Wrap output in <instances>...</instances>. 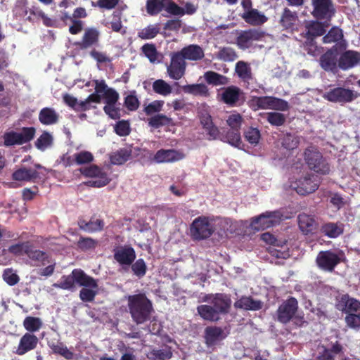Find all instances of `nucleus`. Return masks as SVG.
<instances>
[{"label": "nucleus", "mask_w": 360, "mask_h": 360, "mask_svg": "<svg viewBox=\"0 0 360 360\" xmlns=\"http://www.w3.org/2000/svg\"><path fill=\"white\" fill-rule=\"evenodd\" d=\"M281 147L288 151L293 150L300 144V137L290 133L285 134L281 139Z\"/></svg>", "instance_id": "nucleus-47"}, {"label": "nucleus", "mask_w": 360, "mask_h": 360, "mask_svg": "<svg viewBox=\"0 0 360 360\" xmlns=\"http://www.w3.org/2000/svg\"><path fill=\"white\" fill-rule=\"evenodd\" d=\"M40 179L39 172L35 169L20 167L12 174V179L16 181L35 182Z\"/></svg>", "instance_id": "nucleus-26"}, {"label": "nucleus", "mask_w": 360, "mask_h": 360, "mask_svg": "<svg viewBox=\"0 0 360 360\" xmlns=\"http://www.w3.org/2000/svg\"><path fill=\"white\" fill-rule=\"evenodd\" d=\"M245 140L252 145H257L261 138V134L257 128L249 127L244 131Z\"/></svg>", "instance_id": "nucleus-58"}, {"label": "nucleus", "mask_w": 360, "mask_h": 360, "mask_svg": "<svg viewBox=\"0 0 360 360\" xmlns=\"http://www.w3.org/2000/svg\"><path fill=\"white\" fill-rule=\"evenodd\" d=\"M343 354L344 348L342 345L338 341H336L330 348L324 345L319 346L315 360H335L337 355Z\"/></svg>", "instance_id": "nucleus-20"}, {"label": "nucleus", "mask_w": 360, "mask_h": 360, "mask_svg": "<svg viewBox=\"0 0 360 360\" xmlns=\"http://www.w3.org/2000/svg\"><path fill=\"white\" fill-rule=\"evenodd\" d=\"M299 309L297 300L290 297L284 300L278 307L276 314V319L283 324H287L293 319Z\"/></svg>", "instance_id": "nucleus-11"}, {"label": "nucleus", "mask_w": 360, "mask_h": 360, "mask_svg": "<svg viewBox=\"0 0 360 360\" xmlns=\"http://www.w3.org/2000/svg\"><path fill=\"white\" fill-rule=\"evenodd\" d=\"M58 114L51 108H44L39 113V120L44 125H51L58 122Z\"/></svg>", "instance_id": "nucleus-38"}, {"label": "nucleus", "mask_w": 360, "mask_h": 360, "mask_svg": "<svg viewBox=\"0 0 360 360\" xmlns=\"http://www.w3.org/2000/svg\"><path fill=\"white\" fill-rule=\"evenodd\" d=\"M36 133V129L33 127H22L20 132L15 131H6L4 134V145L10 147L15 145H22L31 141Z\"/></svg>", "instance_id": "nucleus-8"}, {"label": "nucleus", "mask_w": 360, "mask_h": 360, "mask_svg": "<svg viewBox=\"0 0 360 360\" xmlns=\"http://www.w3.org/2000/svg\"><path fill=\"white\" fill-rule=\"evenodd\" d=\"M80 172L84 176L91 178L100 176L103 174H107L106 172H103L101 168L95 165H91L89 167L81 168Z\"/></svg>", "instance_id": "nucleus-59"}, {"label": "nucleus", "mask_w": 360, "mask_h": 360, "mask_svg": "<svg viewBox=\"0 0 360 360\" xmlns=\"http://www.w3.org/2000/svg\"><path fill=\"white\" fill-rule=\"evenodd\" d=\"M172 349L169 346L160 349H153L148 355V359L151 360H168L172 357Z\"/></svg>", "instance_id": "nucleus-48"}, {"label": "nucleus", "mask_w": 360, "mask_h": 360, "mask_svg": "<svg viewBox=\"0 0 360 360\" xmlns=\"http://www.w3.org/2000/svg\"><path fill=\"white\" fill-rule=\"evenodd\" d=\"M340 262V255L332 250L320 251L316 258L317 266L328 272H333Z\"/></svg>", "instance_id": "nucleus-14"}, {"label": "nucleus", "mask_w": 360, "mask_h": 360, "mask_svg": "<svg viewBox=\"0 0 360 360\" xmlns=\"http://www.w3.org/2000/svg\"><path fill=\"white\" fill-rule=\"evenodd\" d=\"M330 21H323L315 19L309 21L306 25L305 36L316 39L323 36L326 32V28L330 25Z\"/></svg>", "instance_id": "nucleus-24"}, {"label": "nucleus", "mask_w": 360, "mask_h": 360, "mask_svg": "<svg viewBox=\"0 0 360 360\" xmlns=\"http://www.w3.org/2000/svg\"><path fill=\"white\" fill-rule=\"evenodd\" d=\"M311 15L316 20L331 21L336 13V9L332 0H311Z\"/></svg>", "instance_id": "nucleus-9"}, {"label": "nucleus", "mask_w": 360, "mask_h": 360, "mask_svg": "<svg viewBox=\"0 0 360 360\" xmlns=\"http://www.w3.org/2000/svg\"><path fill=\"white\" fill-rule=\"evenodd\" d=\"M262 307L263 302L261 300H255L251 296H242L234 303L235 308L247 311H257Z\"/></svg>", "instance_id": "nucleus-31"}, {"label": "nucleus", "mask_w": 360, "mask_h": 360, "mask_svg": "<svg viewBox=\"0 0 360 360\" xmlns=\"http://www.w3.org/2000/svg\"><path fill=\"white\" fill-rule=\"evenodd\" d=\"M360 63V53L348 50L343 52L338 59V67L342 70L351 69Z\"/></svg>", "instance_id": "nucleus-25"}, {"label": "nucleus", "mask_w": 360, "mask_h": 360, "mask_svg": "<svg viewBox=\"0 0 360 360\" xmlns=\"http://www.w3.org/2000/svg\"><path fill=\"white\" fill-rule=\"evenodd\" d=\"M130 266L133 274L139 278H143L147 272V266L143 259H138Z\"/></svg>", "instance_id": "nucleus-56"}, {"label": "nucleus", "mask_w": 360, "mask_h": 360, "mask_svg": "<svg viewBox=\"0 0 360 360\" xmlns=\"http://www.w3.org/2000/svg\"><path fill=\"white\" fill-rule=\"evenodd\" d=\"M136 257L135 250L131 245H125L113 249L114 259L121 266H129Z\"/></svg>", "instance_id": "nucleus-17"}, {"label": "nucleus", "mask_w": 360, "mask_h": 360, "mask_svg": "<svg viewBox=\"0 0 360 360\" xmlns=\"http://www.w3.org/2000/svg\"><path fill=\"white\" fill-rule=\"evenodd\" d=\"M38 342L39 339L35 335L26 333L20 339L18 346L15 353L19 356H22L34 350L37 347Z\"/></svg>", "instance_id": "nucleus-21"}, {"label": "nucleus", "mask_w": 360, "mask_h": 360, "mask_svg": "<svg viewBox=\"0 0 360 360\" xmlns=\"http://www.w3.org/2000/svg\"><path fill=\"white\" fill-rule=\"evenodd\" d=\"M231 303L230 296L225 293H215L214 299L211 300L212 306L220 316L230 311Z\"/></svg>", "instance_id": "nucleus-23"}, {"label": "nucleus", "mask_w": 360, "mask_h": 360, "mask_svg": "<svg viewBox=\"0 0 360 360\" xmlns=\"http://www.w3.org/2000/svg\"><path fill=\"white\" fill-rule=\"evenodd\" d=\"M216 57L224 62H233L238 58V55L233 48L224 46L219 48Z\"/></svg>", "instance_id": "nucleus-46"}, {"label": "nucleus", "mask_w": 360, "mask_h": 360, "mask_svg": "<svg viewBox=\"0 0 360 360\" xmlns=\"http://www.w3.org/2000/svg\"><path fill=\"white\" fill-rule=\"evenodd\" d=\"M248 104L253 110L271 109L286 111L289 109V104L286 101L270 96H252L248 101Z\"/></svg>", "instance_id": "nucleus-5"}, {"label": "nucleus", "mask_w": 360, "mask_h": 360, "mask_svg": "<svg viewBox=\"0 0 360 360\" xmlns=\"http://www.w3.org/2000/svg\"><path fill=\"white\" fill-rule=\"evenodd\" d=\"M22 324L27 333H33L39 330L43 323L40 318L29 316L24 319Z\"/></svg>", "instance_id": "nucleus-49"}, {"label": "nucleus", "mask_w": 360, "mask_h": 360, "mask_svg": "<svg viewBox=\"0 0 360 360\" xmlns=\"http://www.w3.org/2000/svg\"><path fill=\"white\" fill-rule=\"evenodd\" d=\"M241 18L245 22L252 26L262 25L268 20V18L256 8L243 12Z\"/></svg>", "instance_id": "nucleus-32"}, {"label": "nucleus", "mask_w": 360, "mask_h": 360, "mask_svg": "<svg viewBox=\"0 0 360 360\" xmlns=\"http://www.w3.org/2000/svg\"><path fill=\"white\" fill-rule=\"evenodd\" d=\"M338 51L336 49H330L323 53L319 59L321 67L325 71L335 72L337 70Z\"/></svg>", "instance_id": "nucleus-29"}, {"label": "nucleus", "mask_w": 360, "mask_h": 360, "mask_svg": "<svg viewBox=\"0 0 360 360\" xmlns=\"http://www.w3.org/2000/svg\"><path fill=\"white\" fill-rule=\"evenodd\" d=\"M319 179L313 174L307 173L290 183V188L300 195H307L314 193L320 186Z\"/></svg>", "instance_id": "nucleus-7"}, {"label": "nucleus", "mask_w": 360, "mask_h": 360, "mask_svg": "<svg viewBox=\"0 0 360 360\" xmlns=\"http://www.w3.org/2000/svg\"><path fill=\"white\" fill-rule=\"evenodd\" d=\"M48 346L54 354H58L67 360H72L74 358V353L71 352L63 342L57 341H48Z\"/></svg>", "instance_id": "nucleus-36"}, {"label": "nucleus", "mask_w": 360, "mask_h": 360, "mask_svg": "<svg viewBox=\"0 0 360 360\" xmlns=\"http://www.w3.org/2000/svg\"><path fill=\"white\" fill-rule=\"evenodd\" d=\"M74 160L77 165L88 164L94 160V156L91 153L84 150L75 153Z\"/></svg>", "instance_id": "nucleus-61"}, {"label": "nucleus", "mask_w": 360, "mask_h": 360, "mask_svg": "<svg viewBox=\"0 0 360 360\" xmlns=\"http://www.w3.org/2000/svg\"><path fill=\"white\" fill-rule=\"evenodd\" d=\"M220 140L237 148L242 143L240 131L236 129H229L225 134L222 133Z\"/></svg>", "instance_id": "nucleus-43"}, {"label": "nucleus", "mask_w": 360, "mask_h": 360, "mask_svg": "<svg viewBox=\"0 0 360 360\" xmlns=\"http://www.w3.org/2000/svg\"><path fill=\"white\" fill-rule=\"evenodd\" d=\"M165 102L161 100H155L145 106L144 112L147 115H152L154 113H158L162 110Z\"/></svg>", "instance_id": "nucleus-62"}, {"label": "nucleus", "mask_w": 360, "mask_h": 360, "mask_svg": "<svg viewBox=\"0 0 360 360\" xmlns=\"http://www.w3.org/2000/svg\"><path fill=\"white\" fill-rule=\"evenodd\" d=\"M184 154L174 149L158 150L153 157L156 163H167L179 161L184 159Z\"/></svg>", "instance_id": "nucleus-22"}, {"label": "nucleus", "mask_w": 360, "mask_h": 360, "mask_svg": "<svg viewBox=\"0 0 360 360\" xmlns=\"http://www.w3.org/2000/svg\"><path fill=\"white\" fill-rule=\"evenodd\" d=\"M227 337L224 330L219 326H207L204 330L205 343L207 347H212L218 345Z\"/></svg>", "instance_id": "nucleus-18"}, {"label": "nucleus", "mask_w": 360, "mask_h": 360, "mask_svg": "<svg viewBox=\"0 0 360 360\" xmlns=\"http://www.w3.org/2000/svg\"><path fill=\"white\" fill-rule=\"evenodd\" d=\"M343 225L342 224H337L333 222L326 223L322 225L321 231L325 236L335 238L343 233Z\"/></svg>", "instance_id": "nucleus-39"}, {"label": "nucleus", "mask_w": 360, "mask_h": 360, "mask_svg": "<svg viewBox=\"0 0 360 360\" xmlns=\"http://www.w3.org/2000/svg\"><path fill=\"white\" fill-rule=\"evenodd\" d=\"M52 141L51 135L49 132L44 131L35 141V146L41 150H44L52 144Z\"/></svg>", "instance_id": "nucleus-60"}, {"label": "nucleus", "mask_w": 360, "mask_h": 360, "mask_svg": "<svg viewBox=\"0 0 360 360\" xmlns=\"http://www.w3.org/2000/svg\"><path fill=\"white\" fill-rule=\"evenodd\" d=\"M297 219L299 228L304 234L314 233L316 231L318 223L313 216L301 213L298 215Z\"/></svg>", "instance_id": "nucleus-30"}, {"label": "nucleus", "mask_w": 360, "mask_h": 360, "mask_svg": "<svg viewBox=\"0 0 360 360\" xmlns=\"http://www.w3.org/2000/svg\"><path fill=\"white\" fill-rule=\"evenodd\" d=\"M297 20V13L285 7L281 13L279 23L284 29L288 30L293 28Z\"/></svg>", "instance_id": "nucleus-35"}, {"label": "nucleus", "mask_w": 360, "mask_h": 360, "mask_svg": "<svg viewBox=\"0 0 360 360\" xmlns=\"http://www.w3.org/2000/svg\"><path fill=\"white\" fill-rule=\"evenodd\" d=\"M78 226L80 229L86 232L94 233L102 231L104 226V222L101 219L86 221L84 219H80L78 221Z\"/></svg>", "instance_id": "nucleus-40"}, {"label": "nucleus", "mask_w": 360, "mask_h": 360, "mask_svg": "<svg viewBox=\"0 0 360 360\" xmlns=\"http://www.w3.org/2000/svg\"><path fill=\"white\" fill-rule=\"evenodd\" d=\"M266 35V32L259 28L237 31L236 44L239 49H249L253 47L255 42L263 41Z\"/></svg>", "instance_id": "nucleus-6"}, {"label": "nucleus", "mask_w": 360, "mask_h": 360, "mask_svg": "<svg viewBox=\"0 0 360 360\" xmlns=\"http://www.w3.org/2000/svg\"><path fill=\"white\" fill-rule=\"evenodd\" d=\"M75 283L80 286L98 288L97 281L79 269H74L70 275L63 276L60 281L54 283L53 286L57 288L72 291L75 289Z\"/></svg>", "instance_id": "nucleus-2"}, {"label": "nucleus", "mask_w": 360, "mask_h": 360, "mask_svg": "<svg viewBox=\"0 0 360 360\" xmlns=\"http://www.w3.org/2000/svg\"><path fill=\"white\" fill-rule=\"evenodd\" d=\"M153 90L155 93L166 96L172 91V86L163 79H157L153 83Z\"/></svg>", "instance_id": "nucleus-51"}, {"label": "nucleus", "mask_w": 360, "mask_h": 360, "mask_svg": "<svg viewBox=\"0 0 360 360\" xmlns=\"http://www.w3.org/2000/svg\"><path fill=\"white\" fill-rule=\"evenodd\" d=\"M196 309L198 314L205 321L217 322L221 319L212 305L201 304Z\"/></svg>", "instance_id": "nucleus-34"}, {"label": "nucleus", "mask_w": 360, "mask_h": 360, "mask_svg": "<svg viewBox=\"0 0 360 360\" xmlns=\"http://www.w3.org/2000/svg\"><path fill=\"white\" fill-rule=\"evenodd\" d=\"M148 125L154 129L162 127H174L175 123L172 118L165 114L158 113L148 119Z\"/></svg>", "instance_id": "nucleus-37"}, {"label": "nucleus", "mask_w": 360, "mask_h": 360, "mask_svg": "<svg viewBox=\"0 0 360 360\" xmlns=\"http://www.w3.org/2000/svg\"><path fill=\"white\" fill-rule=\"evenodd\" d=\"M177 52L185 61L186 60L198 61L202 60L205 57L203 49L198 44L188 45Z\"/></svg>", "instance_id": "nucleus-27"}, {"label": "nucleus", "mask_w": 360, "mask_h": 360, "mask_svg": "<svg viewBox=\"0 0 360 360\" xmlns=\"http://www.w3.org/2000/svg\"><path fill=\"white\" fill-rule=\"evenodd\" d=\"M204 77L209 84L214 86L226 85L229 82V79L226 76L213 71L206 72Z\"/></svg>", "instance_id": "nucleus-45"}, {"label": "nucleus", "mask_w": 360, "mask_h": 360, "mask_svg": "<svg viewBox=\"0 0 360 360\" xmlns=\"http://www.w3.org/2000/svg\"><path fill=\"white\" fill-rule=\"evenodd\" d=\"M131 156V150L124 148L114 152L110 158L112 165H121L128 161Z\"/></svg>", "instance_id": "nucleus-42"}, {"label": "nucleus", "mask_w": 360, "mask_h": 360, "mask_svg": "<svg viewBox=\"0 0 360 360\" xmlns=\"http://www.w3.org/2000/svg\"><path fill=\"white\" fill-rule=\"evenodd\" d=\"M97 245V241L91 238H85V237H80L78 242H77V246L79 249L82 250H92L96 248Z\"/></svg>", "instance_id": "nucleus-64"}, {"label": "nucleus", "mask_w": 360, "mask_h": 360, "mask_svg": "<svg viewBox=\"0 0 360 360\" xmlns=\"http://www.w3.org/2000/svg\"><path fill=\"white\" fill-rule=\"evenodd\" d=\"M96 288L84 287L79 292V297L83 302H91L94 300L97 294Z\"/></svg>", "instance_id": "nucleus-63"}, {"label": "nucleus", "mask_w": 360, "mask_h": 360, "mask_svg": "<svg viewBox=\"0 0 360 360\" xmlns=\"http://www.w3.org/2000/svg\"><path fill=\"white\" fill-rule=\"evenodd\" d=\"M169 56L170 63L167 66V73L171 79L179 80L186 74L187 63L177 51L172 52Z\"/></svg>", "instance_id": "nucleus-13"}, {"label": "nucleus", "mask_w": 360, "mask_h": 360, "mask_svg": "<svg viewBox=\"0 0 360 360\" xmlns=\"http://www.w3.org/2000/svg\"><path fill=\"white\" fill-rule=\"evenodd\" d=\"M335 307L338 310L348 314L350 313L360 314V302L351 297L348 294H344L336 300Z\"/></svg>", "instance_id": "nucleus-19"}, {"label": "nucleus", "mask_w": 360, "mask_h": 360, "mask_svg": "<svg viewBox=\"0 0 360 360\" xmlns=\"http://www.w3.org/2000/svg\"><path fill=\"white\" fill-rule=\"evenodd\" d=\"M141 51L144 56L152 63H155L158 59V52L153 44H145L141 47Z\"/></svg>", "instance_id": "nucleus-55"}, {"label": "nucleus", "mask_w": 360, "mask_h": 360, "mask_svg": "<svg viewBox=\"0 0 360 360\" xmlns=\"http://www.w3.org/2000/svg\"><path fill=\"white\" fill-rule=\"evenodd\" d=\"M280 221L278 212H266L252 219L250 227L257 231L264 230L277 224Z\"/></svg>", "instance_id": "nucleus-15"}, {"label": "nucleus", "mask_w": 360, "mask_h": 360, "mask_svg": "<svg viewBox=\"0 0 360 360\" xmlns=\"http://www.w3.org/2000/svg\"><path fill=\"white\" fill-rule=\"evenodd\" d=\"M201 123L203 125V128L206 130L207 134L212 139L220 140L222 133H221L219 129L213 124L210 117L202 120Z\"/></svg>", "instance_id": "nucleus-50"}, {"label": "nucleus", "mask_w": 360, "mask_h": 360, "mask_svg": "<svg viewBox=\"0 0 360 360\" xmlns=\"http://www.w3.org/2000/svg\"><path fill=\"white\" fill-rule=\"evenodd\" d=\"M184 93L193 96L207 97L210 95L207 86L204 84H187L182 87Z\"/></svg>", "instance_id": "nucleus-44"}, {"label": "nucleus", "mask_w": 360, "mask_h": 360, "mask_svg": "<svg viewBox=\"0 0 360 360\" xmlns=\"http://www.w3.org/2000/svg\"><path fill=\"white\" fill-rule=\"evenodd\" d=\"M159 32L157 25H150L139 32L138 36L142 39H150L155 38Z\"/></svg>", "instance_id": "nucleus-57"}, {"label": "nucleus", "mask_w": 360, "mask_h": 360, "mask_svg": "<svg viewBox=\"0 0 360 360\" xmlns=\"http://www.w3.org/2000/svg\"><path fill=\"white\" fill-rule=\"evenodd\" d=\"M304 160L308 168L314 172L327 175L330 172V166L322 153L315 147H307L304 151Z\"/></svg>", "instance_id": "nucleus-3"}, {"label": "nucleus", "mask_w": 360, "mask_h": 360, "mask_svg": "<svg viewBox=\"0 0 360 360\" xmlns=\"http://www.w3.org/2000/svg\"><path fill=\"white\" fill-rule=\"evenodd\" d=\"M146 10L150 16H155L163 10L169 14L181 13L180 6L172 0H147Z\"/></svg>", "instance_id": "nucleus-10"}, {"label": "nucleus", "mask_w": 360, "mask_h": 360, "mask_svg": "<svg viewBox=\"0 0 360 360\" xmlns=\"http://www.w3.org/2000/svg\"><path fill=\"white\" fill-rule=\"evenodd\" d=\"M26 250V255L31 260L37 262L41 265H44L46 262L49 263V255L47 252L34 249L31 243H30L29 248Z\"/></svg>", "instance_id": "nucleus-41"}, {"label": "nucleus", "mask_w": 360, "mask_h": 360, "mask_svg": "<svg viewBox=\"0 0 360 360\" xmlns=\"http://www.w3.org/2000/svg\"><path fill=\"white\" fill-rule=\"evenodd\" d=\"M221 101L229 106H237L245 101V93L238 86L231 85L224 89Z\"/></svg>", "instance_id": "nucleus-16"}, {"label": "nucleus", "mask_w": 360, "mask_h": 360, "mask_svg": "<svg viewBox=\"0 0 360 360\" xmlns=\"http://www.w3.org/2000/svg\"><path fill=\"white\" fill-rule=\"evenodd\" d=\"M127 307L132 321L137 325L149 321L154 312L152 301L142 292L129 295Z\"/></svg>", "instance_id": "nucleus-1"}, {"label": "nucleus", "mask_w": 360, "mask_h": 360, "mask_svg": "<svg viewBox=\"0 0 360 360\" xmlns=\"http://www.w3.org/2000/svg\"><path fill=\"white\" fill-rule=\"evenodd\" d=\"M266 119L268 122L275 127L283 125L286 121V117L278 112H269L266 113Z\"/></svg>", "instance_id": "nucleus-52"}, {"label": "nucleus", "mask_w": 360, "mask_h": 360, "mask_svg": "<svg viewBox=\"0 0 360 360\" xmlns=\"http://www.w3.org/2000/svg\"><path fill=\"white\" fill-rule=\"evenodd\" d=\"M342 37L343 34L342 30L337 27H333L323 36L322 40L324 44H329L338 41L342 39Z\"/></svg>", "instance_id": "nucleus-53"}, {"label": "nucleus", "mask_w": 360, "mask_h": 360, "mask_svg": "<svg viewBox=\"0 0 360 360\" xmlns=\"http://www.w3.org/2000/svg\"><path fill=\"white\" fill-rule=\"evenodd\" d=\"M322 97L329 102L343 105L352 102L357 98V95L352 89L338 86L326 91Z\"/></svg>", "instance_id": "nucleus-12"}, {"label": "nucleus", "mask_w": 360, "mask_h": 360, "mask_svg": "<svg viewBox=\"0 0 360 360\" xmlns=\"http://www.w3.org/2000/svg\"><path fill=\"white\" fill-rule=\"evenodd\" d=\"M189 231L192 239L199 241L209 238L214 233L215 227L212 219L200 216L191 224Z\"/></svg>", "instance_id": "nucleus-4"}, {"label": "nucleus", "mask_w": 360, "mask_h": 360, "mask_svg": "<svg viewBox=\"0 0 360 360\" xmlns=\"http://www.w3.org/2000/svg\"><path fill=\"white\" fill-rule=\"evenodd\" d=\"M303 37L305 39L302 46L303 49L307 51L309 55L313 56H317L319 53V48L315 40L316 39H313L304 34Z\"/></svg>", "instance_id": "nucleus-54"}, {"label": "nucleus", "mask_w": 360, "mask_h": 360, "mask_svg": "<svg viewBox=\"0 0 360 360\" xmlns=\"http://www.w3.org/2000/svg\"><path fill=\"white\" fill-rule=\"evenodd\" d=\"M235 73L245 84H249L253 79L252 68L248 62L239 60L235 65Z\"/></svg>", "instance_id": "nucleus-33"}, {"label": "nucleus", "mask_w": 360, "mask_h": 360, "mask_svg": "<svg viewBox=\"0 0 360 360\" xmlns=\"http://www.w3.org/2000/svg\"><path fill=\"white\" fill-rule=\"evenodd\" d=\"M99 37L100 32L96 28H87L84 31L82 40L77 42L76 45L82 50L97 46L99 41Z\"/></svg>", "instance_id": "nucleus-28"}]
</instances>
